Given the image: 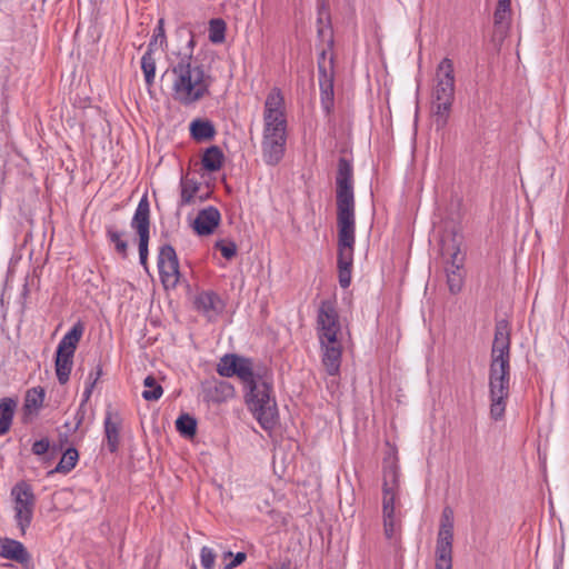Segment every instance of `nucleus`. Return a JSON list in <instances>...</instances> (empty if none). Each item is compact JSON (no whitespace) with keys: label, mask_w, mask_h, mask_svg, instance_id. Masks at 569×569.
Here are the masks:
<instances>
[{"label":"nucleus","mask_w":569,"mask_h":569,"mask_svg":"<svg viewBox=\"0 0 569 569\" xmlns=\"http://www.w3.org/2000/svg\"><path fill=\"white\" fill-rule=\"evenodd\" d=\"M217 372L224 378L238 377L244 387L246 402L264 430L277 423V403L272 397V375L256 368L250 358L227 353L219 359Z\"/></svg>","instance_id":"nucleus-1"},{"label":"nucleus","mask_w":569,"mask_h":569,"mask_svg":"<svg viewBox=\"0 0 569 569\" xmlns=\"http://www.w3.org/2000/svg\"><path fill=\"white\" fill-rule=\"evenodd\" d=\"M336 184L339 283L342 288H348L351 282L356 243V214L353 170L350 161L346 158L339 159Z\"/></svg>","instance_id":"nucleus-2"},{"label":"nucleus","mask_w":569,"mask_h":569,"mask_svg":"<svg viewBox=\"0 0 569 569\" xmlns=\"http://www.w3.org/2000/svg\"><path fill=\"white\" fill-rule=\"evenodd\" d=\"M511 326L506 319L498 320L490 352L489 399L490 417L498 421L505 416L510 393Z\"/></svg>","instance_id":"nucleus-3"},{"label":"nucleus","mask_w":569,"mask_h":569,"mask_svg":"<svg viewBox=\"0 0 569 569\" xmlns=\"http://www.w3.org/2000/svg\"><path fill=\"white\" fill-rule=\"evenodd\" d=\"M172 99L183 107H191L210 97L214 78L204 67L183 56L167 70Z\"/></svg>","instance_id":"nucleus-4"},{"label":"nucleus","mask_w":569,"mask_h":569,"mask_svg":"<svg viewBox=\"0 0 569 569\" xmlns=\"http://www.w3.org/2000/svg\"><path fill=\"white\" fill-rule=\"evenodd\" d=\"M316 333L320 346L321 365L329 376L340 371L342 357V326L336 305L322 300L317 310Z\"/></svg>","instance_id":"nucleus-5"},{"label":"nucleus","mask_w":569,"mask_h":569,"mask_svg":"<svg viewBox=\"0 0 569 569\" xmlns=\"http://www.w3.org/2000/svg\"><path fill=\"white\" fill-rule=\"evenodd\" d=\"M455 69L449 58H443L437 67L432 90V113L437 130L446 127L455 99Z\"/></svg>","instance_id":"nucleus-6"},{"label":"nucleus","mask_w":569,"mask_h":569,"mask_svg":"<svg viewBox=\"0 0 569 569\" xmlns=\"http://www.w3.org/2000/svg\"><path fill=\"white\" fill-rule=\"evenodd\" d=\"M262 139L287 138L284 98L279 88H272L263 104Z\"/></svg>","instance_id":"nucleus-7"},{"label":"nucleus","mask_w":569,"mask_h":569,"mask_svg":"<svg viewBox=\"0 0 569 569\" xmlns=\"http://www.w3.org/2000/svg\"><path fill=\"white\" fill-rule=\"evenodd\" d=\"M10 495L13 501L14 520L21 533L24 535L33 519L36 496L32 487L26 481L17 482Z\"/></svg>","instance_id":"nucleus-8"},{"label":"nucleus","mask_w":569,"mask_h":569,"mask_svg":"<svg viewBox=\"0 0 569 569\" xmlns=\"http://www.w3.org/2000/svg\"><path fill=\"white\" fill-rule=\"evenodd\" d=\"M131 228L139 236V259L140 263L147 268L148 243L150 236V206L147 197H143L134 211L131 220Z\"/></svg>","instance_id":"nucleus-9"},{"label":"nucleus","mask_w":569,"mask_h":569,"mask_svg":"<svg viewBox=\"0 0 569 569\" xmlns=\"http://www.w3.org/2000/svg\"><path fill=\"white\" fill-rule=\"evenodd\" d=\"M158 269L166 289H174L179 282L180 271L176 250L172 246L161 247L158 256Z\"/></svg>","instance_id":"nucleus-10"},{"label":"nucleus","mask_w":569,"mask_h":569,"mask_svg":"<svg viewBox=\"0 0 569 569\" xmlns=\"http://www.w3.org/2000/svg\"><path fill=\"white\" fill-rule=\"evenodd\" d=\"M399 486L398 467L390 462L383 469L382 508H401Z\"/></svg>","instance_id":"nucleus-11"},{"label":"nucleus","mask_w":569,"mask_h":569,"mask_svg":"<svg viewBox=\"0 0 569 569\" xmlns=\"http://www.w3.org/2000/svg\"><path fill=\"white\" fill-rule=\"evenodd\" d=\"M201 395L208 403H223L236 396L234 387L224 380L207 379L201 382Z\"/></svg>","instance_id":"nucleus-12"},{"label":"nucleus","mask_w":569,"mask_h":569,"mask_svg":"<svg viewBox=\"0 0 569 569\" xmlns=\"http://www.w3.org/2000/svg\"><path fill=\"white\" fill-rule=\"evenodd\" d=\"M220 222V211L213 206H208L198 212L191 227L198 236L203 237L212 234L219 227Z\"/></svg>","instance_id":"nucleus-13"},{"label":"nucleus","mask_w":569,"mask_h":569,"mask_svg":"<svg viewBox=\"0 0 569 569\" xmlns=\"http://www.w3.org/2000/svg\"><path fill=\"white\" fill-rule=\"evenodd\" d=\"M196 309L202 312L209 320L214 319L224 309L221 298L213 291H202L196 296Z\"/></svg>","instance_id":"nucleus-14"},{"label":"nucleus","mask_w":569,"mask_h":569,"mask_svg":"<svg viewBox=\"0 0 569 569\" xmlns=\"http://www.w3.org/2000/svg\"><path fill=\"white\" fill-rule=\"evenodd\" d=\"M441 254L445 266H463L465 254L461 251V238L452 233L441 240Z\"/></svg>","instance_id":"nucleus-15"},{"label":"nucleus","mask_w":569,"mask_h":569,"mask_svg":"<svg viewBox=\"0 0 569 569\" xmlns=\"http://www.w3.org/2000/svg\"><path fill=\"white\" fill-rule=\"evenodd\" d=\"M401 508H382L383 531L388 540L398 541L402 529Z\"/></svg>","instance_id":"nucleus-16"},{"label":"nucleus","mask_w":569,"mask_h":569,"mask_svg":"<svg viewBox=\"0 0 569 569\" xmlns=\"http://www.w3.org/2000/svg\"><path fill=\"white\" fill-rule=\"evenodd\" d=\"M0 557L22 565L29 563L31 560L23 543L10 538L0 539Z\"/></svg>","instance_id":"nucleus-17"},{"label":"nucleus","mask_w":569,"mask_h":569,"mask_svg":"<svg viewBox=\"0 0 569 569\" xmlns=\"http://www.w3.org/2000/svg\"><path fill=\"white\" fill-rule=\"evenodd\" d=\"M287 138L262 139V159L268 166H277L286 152Z\"/></svg>","instance_id":"nucleus-18"},{"label":"nucleus","mask_w":569,"mask_h":569,"mask_svg":"<svg viewBox=\"0 0 569 569\" xmlns=\"http://www.w3.org/2000/svg\"><path fill=\"white\" fill-rule=\"evenodd\" d=\"M103 426L107 447L113 453L120 445L121 419L118 413L107 411Z\"/></svg>","instance_id":"nucleus-19"},{"label":"nucleus","mask_w":569,"mask_h":569,"mask_svg":"<svg viewBox=\"0 0 569 569\" xmlns=\"http://www.w3.org/2000/svg\"><path fill=\"white\" fill-rule=\"evenodd\" d=\"M44 390L41 387L29 389L24 397L23 421L28 422L38 416L44 401Z\"/></svg>","instance_id":"nucleus-20"},{"label":"nucleus","mask_w":569,"mask_h":569,"mask_svg":"<svg viewBox=\"0 0 569 569\" xmlns=\"http://www.w3.org/2000/svg\"><path fill=\"white\" fill-rule=\"evenodd\" d=\"M84 326L81 322H77L72 328L62 337L60 340L57 352L73 356L77 346L83 335Z\"/></svg>","instance_id":"nucleus-21"},{"label":"nucleus","mask_w":569,"mask_h":569,"mask_svg":"<svg viewBox=\"0 0 569 569\" xmlns=\"http://www.w3.org/2000/svg\"><path fill=\"white\" fill-rule=\"evenodd\" d=\"M453 543V511L450 507L442 510L436 545L452 546Z\"/></svg>","instance_id":"nucleus-22"},{"label":"nucleus","mask_w":569,"mask_h":569,"mask_svg":"<svg viewBox=\"0 0 569 569\" xmlns=\"http://www.w3.org/2000/svg\"><path fill=\"white\" fill-rule=\"evenodd\" d=\"M18 400L6 397L0 399V436L6 435L12 425Z\"/></svg>","instance_id":"nucleus-23"},{"label":"nucleus","mask_w":569,"mask_h":569,"mask_svg":"<svg viewBox=\"0 0 569 569\" xmlns=\"http://www.w3.org/2000/svg\"><path fill=\"white\" fill-rule=\"evenodd\" d=\"M320 96L323 110L329 113L333 107V81L332 77L320 67Z\"/></svg>","instance_id":"nucleus-24"},{"label":"nucleus","mask_w":569,"mask_h":569,"mask_svg":"<svg viewBox=\"0 0 569 569\" xmlns=\"http://www.w3.org/2000/svg\"><path fill=\"white\" fill-rule=\"evenodd\" d=\"M190 134L196 141H208L216 134L212 122L208 119H194L190 123Z\"/></svg>","instance_id":"nucleus-25"},{"label":"nucleus","mask_w":569,"mask_h":569,"mask_svg":"<svg viewBox=\"0 0 569 569\" xmlns=\"http://www.w3.org/2000/svg\"><path fill=\"white\" fill-rule=\"evenodd\" d=\"M200 189V183L188 177L180 180V200L179 207H186L196 202V196Z\"/></svg>","instance_id":"nucleus-26"},{"label":"nucleus","mask_w":569,"mask_h":569,"mask_svg":"<svg viewBox=\"0 0 569 569\" xmlns=\"http://www.w3.org/2000/svg\"><path fill=\"white\" fill-rule=\"evenodd\" d=\"M445 272L449 291L452 295L459 293L465 282L463 266H445Z\"/></svg>","instance_id":"nucleus-27"},{"label":"nucleus","mask_w":569,"mask_h":569,"mask_svg":"<svg viewBox=\"0 0 569 569\" xmlns=\"http://www.w3.org/2000/svg\"><path fill=\"white\" fill-rule=\"evenodd\" d=\"M224 156L221 149L217 146H212L206 149L202 154L201 163L203 169L213 172L218 171L223 162Z\"/></svg>","instance_id":"nucleus-28"},{"label":"nucleus","mask_w":569,"mask_h":569,"mask_svg":"<svg viewBox=\"0 0 569 569\" xmlns=\"http://www.w3.org/2000/svg\"><path fill=\"white\" fill-rule=\"evenodd\" d=\"M141 69L148 88L152 87L156 78V59L153 57L152 42L148 44L147 51L141 58Z\"/></svg>","instance_id":"nucleus-29"},{"label":"nucleus","mask_w":569,"mask_h":569,"mask_svg":"<svg viewBox=\"0 0 569 569\" xmlns=\"http://www.w3.org/2000/svg\"><path fill=\"white\" fill-rule=\"evenodd\" d=\"M72 358L73 356L56 352V373L60 383H66L69 380L72 368Z\"/></svg>","instance_id":"nucleus-30"},{"label":"nucleus","mask_w":569,"mask_h":569,"mask_svg":"<svg viewBox=\"0 0 569 569\" xmlns=\"http://www.w3.org/2000/svg\"><path fill=\"white\" fill-rule=\"evenodd\" d=\"M79 460V453H78V450L76 448H68L60 461L58 462L57 467L54 468V470H52L51 472H57V473H68L70 472L77 465Z\"/></svg>","instance_id":"nucleus-31"},{"label":"nucleus","mask_w":569,"mask_h":569,"mask_svg":"<svg viewBox=\"0 0 569 569\" xmlns=\"http://www.w3.org/2000/svg\"><path fill=\"white\" fill-rule=\"evenodd\" d=\"M435 569H452V546L436 545Z\"/></svg>","instance_id":"nucleus-32"},{"label":"nucleus","mask_w":569,"mask_h":569,"mask_svg":"<svg viewBox=\"0 0 569 569\" xmlns=\"http://www.w3.org/2000/svg\"><path fill=\"white\" fill-rule=\"evenodd\" d=\"M144 391L142 398L147 401H156L161 398L163 393L162 387L157 382L154 377L147 376L143 380Z\"/></svg>","instance_id":"nucleus-33"},{"label":"nucleus","mask_w":569,"mask_h":569,"mask_svg":"<svg viewBox=\"0 0 569 569\" xmlns=\"http://www.w3.org/2000/svg\"><path fill=\"white\" fill-rule=\"evenodd\" d=\"M176 428L183 437L191 438L197 431V421L189 415H182L176 420Z\"/></svg>","instance_id":"nucleus-34"},{"label":"nucleus","mask_w":569,"mask_h":569,"mask_svg":"<svg viewBox=\"0 0 569 569\" xmlns=\"http://www.w3.org/2000/svg\"><path fill=\"white\" fill-rule=\"evenodd\" d=\"M511 9L497 7L493 13V23L497 32L505 34L509 27Z\"/></svg>","instance_id":"nucleus-35"},{"label":"nucleus","mask_w":569,"mask_h":569,"mask_svg":"<svg viewBox=\"0 0 569 569\" xmlns=\"http://www.w3.org/2000/svg\"><path fill=\"white\" fill-rule=\"evenodd\" d=\"M107 237L114 244V248L119 254L123 258L127 257L128 243L122 240V233L114 229V227L107 228Z\"/></svg>","instance_id":"nucleus-36"},{"label":"nucleus","mask_w":569,"mask_h":569,"mask_svg":"<svg viewBox=\"0 0 569 569\" xmlns=\"http://www.w3.org/2000/svg\"><path fill=\"white\" fill-rule=\"evenodd\" d=\"M226 23L221 19H213L209 26V39L213 43H221L224 40Z\"/></svg>","instance_id":"nucleus-37"},{"label":"nucleus","mask_w":569,"mask_h":569,"mask_svg":"<svg viewBox=\"0 0 569 569\" xmlns=\"http://www.w3.org/2000/svg\"><path fill=\"white\" fill-rule=\"evenodd\" d=\"M247 559V555L244 552H238L233 555L231 551H226L222 555V560L224 561V569H234L240 566Z\"/></svg>","instance_id":"nucleus-38"},{"label":"nucleus","mask_w":569,"mask_h":569,"mask_svg":"<svg viewBox=\"0 0 569 569\" xmlns=\"http://www.w3.org/2000/svg\"><path fill=\"white\" fill-rule=\"evenodd\" d=\"M214 248L218 249L227 260H231L237 253V246L233 241L218 240L214 243Z\"/></svg>","instance_id":"nucleus-39"},{"label":"nucleus","mask_w":569,"mask_h":569,"mask_svg":"<svg viewBox=\"0 0 569 569\" xmlns=\"http://www.w3.org/2000/svg\"><path fill=\"white\" fill-rule=\"evenodd\" d=\"M200 562L203 569H213L216 562L214 551L204 546L200 550Z\"/></svg>","instance_id":"nucleus-40"},{"label":"nucleus","mask_w":569,"mask_h":569,"mask_svg":"<svg viewBox=\"0 0 569 569\" xmlns=\"http://www.w3.org/2000/svg\"><path fill=\"white\" fill-rule=\"evenodd\" d=\"M49 447H50V442L47 438H44V439L34 441L31 450H32V453L36 456H42L49 450Z\"/></svg>","instance_id":"nucleus-41"},{"label":"nucleus","mask_w":569,"mask_h":569,"mask_svg":"<svg viewBox=\"0 0 569 569\" xmlns=\"http://www.w3.org/2000/svg\"><path fill=\"white\" fill-rule=\"evenodd\" d=\"M160 39V42L162 43L164 40V29H163V20L160 19L158 22L157 28L154 29L153 38L150 42H152V47L158 42Z\"/></svg>","instance_id":"nucleus-42"},{"label":"nucleus","mask_w":569,"mask_h":569,"mask_svg":"<svg viewBox=\"0 0 569 569\" xmlns=\"http://www.w3.org/2000/svg\"><path fill=\"white\" fill-rule=\"evenodd\" d=\"M511 0H498L497 7L510 8Z\"/></svg>","instance_id":"nucleus-43"},{"label":"nucleus","mask_w":569,"mask_h":569,"mask_svg":"<svg viewBox=\"0 0 569 569\" xmlns=\"http://www.w3.org/2000/svg\"><path fill=\"white\" fill-rule=\"evenodd\" d=\"M90 393H91V387L86 390L87 398L90 397Z\"/></svg>","instance_id":"nucleus-44"}]
</instances>
